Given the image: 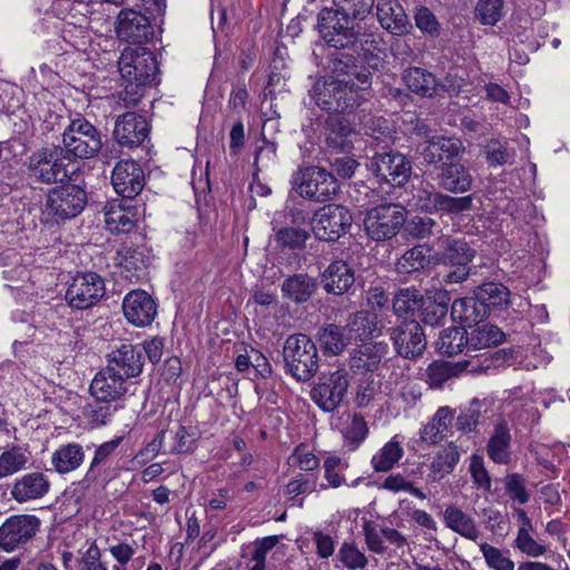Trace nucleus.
<instances>
[{"mask_svg": "<svg viewBox=\"0 0 570 570\" xmlns=\"http://www.w3.org/2000/svg\"><path fill=\"white\" fill-rule=\"evenodd\" d=\"M406 88L421 98L438 97L436 76L421 67H409L402 73Z\"/></svg>", "mask_w": 570, "mask_h": 570, "instance_id": "33", "label": "nucleus"}, {"mask_svg": "<svg viewBox=\"0 0 570 570\" xmlns=\"http://www.w3.org/2000/svg\"><path fill=\"white\" fill-rule=\"evenodd\" d=\"M438 187L450 194H464L471 190L473 176L460 159L439 166L435 177Z\"/></svg>", "mask_w": 570, "mask_h": 570, "instance_id": "27", "label": "nucleus"}, {"mask_svg": "<svg viewBox=\"0 0 570 570\" xmlns=\"http://www.w3.org/2000/svg\"><path fill=\"white\" fill-rule=\"evenodd\" d=\"M436 348L442 355L454 356L464 351H471L469 332L465 327L452 326L441 331Z\"/></svg>", "mask_w": 570, "mask_h": 570, "instance_id": "39", "label": "nucleus"}, {"mask_svg": "<svg viewBox=\"0 0 570 570\" xmlns=\"http://www.w3.org/2000/svg\"><path fill=\"white\" fill-rule=\"evenodd\" d=\"M403 449L396 441L387 442L373 458L372 465L377 472H387L402 458Z\"/></svg>", "mask_w": 570, "mask_h": 570, "instance_id": "52", "label": "nucleus"}, {"mask_svg": "<svg viewBox=\"0 0 570 570\" xmlns=\"http://www.w3.org/2000/svg\"><path fill=\"white\" fill-rule=\"evenodd\" d=\"M430 248L415 245L406 249L395 263V271L400 275L423 272L431 266Z\"/></svg>", "mask_w": 570, "mask_h": 570, "instance_id": "38", "label": "nucleus"}, {"mask_svg": "<svg viewBox=\"0 0 570 570\" xmlns=\"http://www.w3.org/2000/svg\"><path fill=\"white\" fill-rule=\"evenodd\" d=\"M309 94L322 110L332 115L351 112L363 101L361 95L345 88L328 75L316 80Z\"/></svg>", "mask_w": 570, "mask_h": 570, "instance_id": "10", "label": "nucleus"}, {"mask_svg": "<svg viewBox=\"0 0 570 570\" xmlns=\"http://www.w3.org/2000/svg\"><path fill=\"white\" fill-rule=\"evenodd\" d=\"M144 357L141 351L129 343H121L108 354V365L94 377L89 392L126 391L127 379L136 377L142 372Z\"/></svg>", "mask_w": 570, "mask_h": 570, "instance_id": "2", "label": "nucleus"}, {"mask_svg": "<svg viewBox=\"0 0 570 570\" xmlns=\"http://www.w3.org/2000/svg\"><path fill=\"white\" fill-rule=\"evenodd\" d=\"M78 570H108L101 560V551L96 541H92L87 549L79 550L77 560Z\"/></svg>", "mask_w": 570, "mask_h": 570, "instance_id": "56", "label": "nucleus"}, {"mask_svg": "<svg viewBox=\"0 0 570 570\" xmlns=\"http://www.w3.org/2000/svg\"><path fill=\"white\" fill-rule=\"evenodd\" d=\"M85 452L80 444L68 443L57 449L51 456L56 472L66 474L77 470L83 462Z\"/></svg>", "mask_w": 570, "mask_h": 570, "instance_id": "41", "label": "nucleus"}, {"mask_svg": "<svg viewBox=\"0 0 570 570\" xmlns=\"http://www.w3.org/2000/svg\"><path fill=\"white\" fill-rule=\"evenodd\" d=\"M121 79L156 83L159 67L153 51L146 47L126 48L118 60Z\"/></svg>", "mask_w": 570, "mask_h": 570, "instance_id": "15", "label": "nucleus"}, {"mask_svg": "<svg viewBox=\"0 0 570 570\" xmlns=\"http://www.w3.org/2000/svg\"><path fill=\"white\" fill-rule=\"evenodd\" d=\"M111 184L122 198L132 199L145 186V174L135 160H120L112 170Z\"/></svg>", "mask_w": 570, "mask_h": 570, "instance_id": "24", "label": "nucleus"}, {"mask_svg": "<svg viewBox=\"0 0 570 570\" xmlns=\"http://www.w3.org/2000/svg\"><path fill=\"white\" fill-rule=\"evenodd\" d=\"M390 338L396 354L403 358L415 360L426 348V337L421 324L415 320L404 321L390 328Z\"/></svg>", "mask_w": 570, "mask_h": 570, "instance_id": "20", "label": "nucleus"}, {"mask_svg": "<svg viewBox=\"0 0 570 570\" xmlns=\"http://www.w3.org/2000/svg\"><path fill=\"white\" fill-rule=\"evenodd\" d=\"M451 318L462 327H473L484 321L489 314L478 297L466 296L456 298L451 305Z\"/></svg>", "mask_w": 570, "mask_h": 570, "instance_id": "32", "label": "nucleus"}, {"mask_svg": "<svg viewBox=\"0 0 570 570\" xmlns=\"http://www.w3.org/2000/svg\"><path fill=\"white\" fill-rule=\"evenodd\" d=\"M451 297L446 289L426 292L419 308L420 321L425 326H440L449 313Z\"/></svg>", "mask_w": 570, "mask_h": 570, "instance_id": "28", "label": "nucleus"}, {"mask_svg": "<svg viewBox=\"0 0 570 570\" xmlns=\"http://www.w3.org/2000/svg\"><path fill=\"white\" fill-rule=\"evenodd\" d=\"M50 490V482L42 472H30L17 479L10 494L19 503L43 498Z\"/></svg>", "mask_w": 570, "mask_h": 570, "instance_id": "29", "label": "nucleus"}, {"mask_svg": "<svg viewBox=\"0 0 570 570\" xmlns=\"http://www.w3.org/2000/svg\"><path fill=\"white\" fill-rule=\"evenodd\" d=\"M148 134L149 127L146 118L131 111L125 112L117 118L112 132L116 141L120 146L128 148L141 145Z\"/></svg>", "mask_w": 570, "mask_h": 570, "instance_id": "26", "label": "nucleus"}, {"mask_svg": "<svg viewBox=\"0 0 570 570\" xmlns=\"http://www.w3.org/2000/svg\"><path fill=\"white\" fill-rule=\"evenodd\" d=\"M401 198L409 209L429 215H459L473 208L472 195L454 197L438 190L430 181L419 178L405 187Z\"/></svg>", "mask_w": 570, "mask_h": 570, "instance_id": "1", "label": "nucleus"}, {"mask_svg": "<svg viewBox=\"0 0 570 570\" xmlns=\"http://www.w3.org/2000/svg\"><path fill=\"white\" fill-rule=\"evenodd\" d=\"M438 259L448 271L442 276L444 285L461 284L472 274L470 263L476 249L463 237L444 236L440 239Z\"/></svg>", "mask_w": 570, "mask_h": 570, "instance_id": "4", "label": "nucleus"}, {"mask_svg": "<svg viewBox=\"0 0 570 570\" xmlns=\"http://www.w3.org/2000/svg\"><path fill=\"white\" fill-rule=\"evenodd\" d=\"M358 124L364 134L375 140L385 141L394 138L393 122L384 116L363 110L358 115Z\"/></svg>", "mask_w": 570, "mask_h": 570, "instance_id": "40", "label": "nucleus"}, {"mask_svg": "<svg viewBox=\"0 0 570 570\" xmlns=\"http://www.w3.org/2000/svg\"><path fill=\"white\" fill-rule=\"evenodd\" d=\"M102 148L100 130L83 117L72 119L62 134L60 149L67 156V161L90 159Z\"/></svg>", "mask_w": 570, "mask_h": 570, "instance_id": "5", "label": "nucleus"}, {"mask_svg": "<svg viewBox=\"0 0 570 570\" xmlns=\"http://www.w3.org/2000/svg\"><path fill=\"white\" fill-rule=\"evenodd\" d=\"M40 520L32 514L9 517L0 525V550L12 552L22 548L39 531Z\"/></svg>", "mask_w": 570, "mask_h": 570, "instance_id": "19", "label": "nucleus"}, {"mask_svg": "<svg viewBox=\"0 0 570 570\" xmlns=\"http://www.w3.org/2000/svg\"><path fill=\"white\" fill-rule=\"evenodd\" d=\"M473 294L484 305L490 315L491 308L503 309L511 304V292L502 283L487 282L475 287Z\"/></svg>", "mask_w": 570, "mask_h": 570, "instance_id": "36", "label": "nucleus"}, {"mask_svg": "<svg viewBox=\"0 0 570 570\" xmlns=\"http://www.w3.org/2000/svg\"><path fill=\"white\" fill-rule=\"evenodd\" d=\"M295 183L299 196L314 203L333 200L341 188L336 176L320 166H307L299 169Z\"/></svg>", "mask_w": 570, "mask_h": 570, "instance_id": "11", "label": "nucleus"}, {"mask_svg": "<svg viewBox=\"0 0 570 570\" xmlns=\"http://www.w3.org/2000/svg\"><path fill=\"white\" fill-rule=\"evenodd\" d=\"M414 22L416 28L425 36L434 39L441 35V24L436 16L425 6L415 8Z\"/></svg>", "mask_w": 570, "mask_h": 570, "instance_id": "55", "label": "nucleus"}, {"mask_svg": "<svg viewBox=\"0 0 570 570\" xmlns=\"http://www.w3.org/2000/svg\"><path fill=\"white\" fill-rule=\"evenodd\" d=\"M283 357L287 371L297 381H308L318 368L316 344L306 334L289 335L283 346Z\"/></svg>", "mask_w": 570, "mask_h": 570, "instance_id": "9", "label": "nucleus"}, {"mask_svg": "<svg viewBox=\"0 0 570 570\" xmlns=\"http://www.w3.org/2000/svg\"><path fill=\"white\" fill-rule=\"evenodd\" d=\"M424 295L415 286L400 288L395 292L392 308L397 317L413 316L419 312Z\"/></svg>", "mask_w": 570, "mask_h": 570, "instance_id": "46", "label": "nucleus"}, {"mask_svg": "<svg viewBox=\"0 0 570 570\" xmlns=\"http://www.w3.org/2000/svg\"><path fill=\"white\" fill-rule=\"evenodd\" d=\"M334 8L345 10L356 21H362L374 7V0H337Z\"/></svg>", "mask_w": 570, "mask_h": 570, "instance_id": "61", "label": "nucleus"}, {"mask_svg": "<svg viewBox=\"0 0 570 570\" xmlns=\"http://www.w3.org/2000/svg\"><path fill=\"white\" fill-rule=\"evenodd\" d=\"M343 327L351 342L364 343L377 332L376 316L368 311H357L348 316Z\"/></svg>", "mask_w": 570, "mask_h": 570, "instance_id": "37", "label": "nucleus"}, {"mask_svg": "<svg viewBox=\"0 0 570 570\" xmlns=\"http://www.w3.org/2000/svg\"><path fill=\"white\" fill-rule=\"evenodd\" d=\"M368 170L380 184L404 187L412 175V163L397 150L375 151L367 164Z\"/></svg>", "mask_w": 570, "mask_h": 570, "instance_id": "12", "label": "nucleus"}, {"mask_svg": "<svg viewBox=\"0 0 570 570\" xmlns=\"http://www.w3.org/2000/svg\"><path fill=\"white\" fill-rule=\"evenodd\" d=\"M126 320L137 326L145 327L153 323L157 315V305L154 298L142 289L129 292L122 302Z\"/></svg>", "mask_w": 570, "mask_h": 570, "instance_id": "25", "label": "nucleus"}, {"mask_svg": "<svg viewBox=\"0 0 570 570\" xmlns=\"http://www.w3.org/2000/svg\"><path fill=\"white\" fill-rule=\"evenodd\" d=\"M416 151L425 166H443L454 161L464 151L462 141L456 137L432 136L419 144Z\"/></svg>", "mask_w": 570, "mask_h": 570, "instance_id": "21", "label": "nucleus"}, {"mask_svg": "<svg viewBox=\"0 0 570 570\" xmlns=\"http://www.w3.org/2000/svg\"><path fill=\"white\" fill-rule=\"evenodd\" d=\"M471 351L490 348L505 341V334L497 326L490 323L474 325L469 332Z\"/></svg>", "mask_w": 570, "mask_h": 570, "instance_id": "45", "label": "nucleus"}, {"mask_svg": "<svg viewBox=\"0 0 570 570\" xmlns=\"http://www.w3.org/2000/svg\"><path fill=\"white\" fill-rule=\"evenodd\" d=\"M314 235L323 242H336L347 234L353 216L350 209L343 205L330 204L314 213Z\"/></svg>", "mask_w": 570, "mask_h": 570, "instance_id": "16", "label": "nucleus"}, {"mask_svg": "<svg viewBox=\"0 0 570 570\" xmlns=\"http://www.w3.org/2000/svg\"><path fill=\"white\" fill-rule=\"evenodd\" d=\"M404 224V209L391 203L367 209L363 220L366 235L374 242L393 238Z\"/></svg>", "mask_w": 570, "mask_h": 570, "instance_id": "14", "label": "nucleus"}, {"mask_svg": "<svg viewBox=\"0 0 570 570\" xmlns=\"http://www.w3.org/2000/svg\"><path fill=\"white\" fill-rule=\"evenodd\" d=\"M151 85L134 79H121L122 90L119 92V99L122 100L125 107L136 106L144 97L146 88Z\"/></svg>", "mask_w": 570, "mask_h": 570, "instance_id": "58", "label": "nucleus"}, {"mask_svg": "<svg viewBox=\"0 0 570 570\" xmlns=\"http://www.w3.org/2000/svg\"><path fill=\"white\" fill-rule=\"evenodd\" d=\"M317 278L307 273L289 275L281 284L283 297L296 305L307 303L317 292Z\"/></svg>", "mask_w": 570, "mask_h": 570, "instance_id": "31", "label": "nucleus"}, {"mask_svg": "<svg viewBox=\"0 0 570 570\" xmlns=\"http://www.w3.org/2000/svg\"><path fill=\"white\" fill-rule=\"evenodd\" d=\"M105 222L114 234L129 233L136 225L132 212L121 205H111L105 214Z\"/></svg>", "mask_w": 570, "mask_h": 570, "instance_id": "50", "label": "nucleus"}, {"mask_svg": "<svg viewBox=\"0 0 570 570\" xmlns=\"http://www.w3.org/2000/svg\"><path fill=\"white\" fill-rule=\"evenodd\" d=\"M438 223L429 216H415L405 224V232L414 239H423L430 237Z\"/></svg>", "mask_w": 570, "mask_h": 570, "instance_id": "59", "label": "nucleus"}, {"mask_svg": "<svg viewBox=\"0 0 570 570\" xmlns=\"http://www.w3.org/2000/svg\"><path fill=\"white\" fill-rule=\"evenodd\" d=\"M115 31L119 40L132 45H142L154 36L149 18L132 8H124L119 11Z\"/></svg>", "mask_w": 570, "mask_h": 570, "instance_id": "22", "label": "nucleus"}, {"mask_svg": "<svg viewBox=\"0 0 570 570\" xmlns=\"http://www.w3.org/2000/svg\"><path fill=\"white\" fill-rule=\"evenodd\" d=\"M29 461L27 451L20 446H12L0 455V479L13 475L22 470Z\"/></svg>", "mask_w": 570, "mask_h": 570, "instance_id": "51", "label": "nucleus"}, {"mask_svg": "<svg viewBox=\"0 0 570 570\" xmlns=\"http://www.w3.org/2000/svg\"><path fill=\"white\" fill-rule=\"evenodd\" d=\"M316 341L325 356L342 354L351 343L345 328L337 324H327L318 328Z\"/></svg>", "mask_w": 570, "mask_h": 570, "instance_id": "34", "label": "nucleus"}, {"mask_svg": "<svg viewBox=\"0 0 570 570\" xmlns=\"http://www.w3.org/2000/svg\"><path fill=\"white\" fill-rule=\"evenodd\" d=\"M279 542L278 535H269L257 539L254 542L255 549L252 554V560L255 564L250 570H266V554Z\"/></svg>", "mask_w": 570, "mask_h": 570, "instance_id": "60", "label": "nucleus"}, {"mask_svg": "<svg viewBox=\"0 0 570 570\" xmlns=\"http://www.w3.org/2000/svg\"><path fill=\"white\" fill-rule=\"evenodd\" d=\"M273 230L276 245L281 249L301 250L311 237L307 229L297 226H273Z\"/></svg>", "mask_w": 570, "mask_h": 570, "instance_id": "47", "label": "nucleus"}, {"mask_svg": "<svg viewBox=\"0 0 570 570\" xmlns=\"http://www.w3.org/2000/svg\"><path fill=\"white\" fill-rule=\"evenodd\" d=\"M462 373L460 362L434 361L426 371V383L431 389H441L449 380L459 376Z\"/></svg>", "mask_w": 570, "mask_h": 570, "instance_id": "48", "label": "nucleus"}, {"mask_svg": "<svg viewBox=\"0 0 570 570\" xmlns=\"http://www.w3.org/2000/svg\"><path fill=\"white\" fill-rule=\"evenodd\" d=\"M351 50L357 52V57H360L366 66H370V68H377V62L383 59V56H385V42L377 35L364 32L363 27L361 26L355 48Z\"/></svg>", "mask_w": 570, "mask_h": 570, "instance_id": "35", "label": "nucleus"}, {"mask_svg": "<svg viewBox=\"0 0 570 570\" xmlns=\"http://www.w3.org/2000/svg\"><path fill=\"white\" fill-rule=\"evenodd\" d=\"M348 384V373L345 368L323 373L320 376V385L328 392H346Z\"/></svg>", "mask_w": 570, "mask_h": 570, "instance_id": "63", "label": "nucleus"}, {"mask_svg": "<svg viewBox=\"0 0 570 570\" xmlns=\"http://www.w3.org/2000/svg\"><path fill=\"white\" fill-rule=\"evenodd\" d=\"M355 271L344 259H335L320 275V283L328 295L343 296L353 294L355 287Z\"/></svg>", "mask_w": 570, "mask_h": 570, "instance_id": "23", "label": "nucleus"}, {"mask_svg": "<svg viewBox=\"0 0 570 570\" xmlns=\"http://www.w3.org/2000/svg\"><path fill=\"white\" fill-rule=\"evenodd\" d=\"M512 358L513 351L503 348L491 354H484L481 357L460 361V364L462 365V373L482 374L491 368L503 366Z\"/></svg>", "mask_w": 570, "mask_h": 570, "instance_id": "42", "label": "nucleus"}, {"mask_svg": "<svg viewBox=\"0 0 570 570\" xmlns=\"http://www.w3.org/2000/svg\"><path fill=\"white\" fill-rule=\"evenodd\" d=\"M376 17L381 27L394 36L405 35L411 28L407 14L397 0H379Z\"/></svg>", "mask_w": 570, "mask_h": 570, "instance_id": "30", "label": "nucleus"}, {"mask_svg": "<svg viewBox=\"0 0 570 570\" xmlns=\"http://www.w3.org/2000/svg\"><path fill=\"white\" fill-rule=\"evenodd\" d=\"M367 433L368 429L364 417L355 414L348 426L343 432V435L346 444L350 446V450H355L358 448L361 442L365 440Z\"/></svg>", "mask_w": 570, "mask_h": 570, "instance_id": "57", "label": "nucleus"}, {"mask_svg": "<svg viewBox=\"0 0 570 570\" xmlns=\"http://www.w3.org/2000/svg\"><path fill=\"white\" fill-rule=\"evenodd\" d=\"M328 76L357 95L372 88L373 73L360 57L348 52H333L327 57Z\"/></svg>", "mask_w": 570, "mask_h": 570, "instance_id": "7", "label": "nucleus"}, {"mask_svg": "<svg viewBox=\"0 0 570 570\" xmlns=\"http://www.w3.org/2000/svg\"><path fill=\"white\" fill-rule=\"evenodd\" d=\"M106 294L105 279L95 272L78 273L69 284L66 301L76 309L95 306Z\"/></svg>", "mask_w": 570, "mask_h": 570, "instance_id": "17", "label": "nucleus"}, {"mask_svg": "<svg viewBox=\"0 0 570 570\" xmlns=\"http://www.w3.org/2000/svg\"><path fill=\"white\" fill-rule=\"evenodd\" d=\"M340 560L343 564L351 569H363L367 564V559L354 543H343L338 551Z\"/></svg>", "mask_w": 570, "mask_h": 570, "instance_id": "64", "label": "nucleus"}, {"mask_svg": "<svg viewBox=\"0 0 570 570\" xmlns=\"http://www.w3.org/2000/svg\"><path fill=\"white\" fill-rule=\"evenodd\" d=\"M482 154L489 166H504L512 164L514 150L509 147L505 139L491 138L482 147Z\"/></svg>", "mask_w": 570, "mask_h": 570, "instance_id": "49", "label": "nucleus"}, {"mask_svg": "<svg viewBox=\"0 0 570 570\" xmlns=\"http://www.w3.org/2000/svg\"><path fill=\"white\" fill-rule=\"evenodd\" d=\"M87 202L83 187L72 183L62 184L48 191L42 215L47 223L60 225L80 215Z\"/></svg>", "mask_w": 570, "mask_h": 570, "instance_id": "6", "label": "nucleus"}, {"mask_svg": "<svg viewBox=\"0 0 570 570\" xmlns=\"http://www.w3.org/2000/svg\"><path fill=\"white\" fill-rule=\"evenodd\" d=\"M503 0H478L474 17L484 26H495L503 17Z\"/></svg>", "mask_w": 570, "mask_h": 570, "instance_id": "53", "label": "nucleus"}, {"mask_svg": "<svg viewBox=\"0 0 570 570\" xmlns=\"http://www.w3.org/2000/svg\"><path fill=\"white\" fill-rule=\"evenodd\" d=\"M387 352L385 342H364L350 352V368L355 375H361L356 392H375L380 387L375 371Z\"/></svg>", "mask_w": 570, "mask_h": 570, "instance_id": "8", "label": "nucleus"}, {"mask_svg": "<svg viewBox=\"0 0 570 570\" xmlns=\"http://www.w3.org/2000/svg\"><path fill=\"white\" fill-rule=\"evenodd\" d=\"M67 156L60 145L46 147L32 153L26 163L28 177L35 181L51 185L67 177Z\"/></svg>", "mask_w": 570, "mask_h": 570, "instance_id": "13", "label": "nucleus"}, {"mask_svg": "<svg viewBox=\"0 0 570 570\" xmlns=\"http://www.w3.org/2000/svg\"><path fill=\"white\" fill-rule=\"evenodd\" d=\"M444 522L449 529L460 535L476 541L480 531L473 518L456 507H448L444 511Z\"/></svg>", "mask_w": 570, "mask_h": 570, "instance_id": "44", "label": "nucleus"}, {"mask_svg": "<svg viewBox=\"0 0 570 570\" xmlns=\"http://www.w3.org/2000/svg\"><path fill=\"white\" fill-rule=\"evenodd\" d=\"M361 23L334 7H325L320 10L316 19V29L327 47L343 52L354 49Z\"/></svg>", "mask_w": 570, "mask_h": 570, "instance_id": "3", "label": "nucleus"}, {"mask_svg": "<svg viewBox=\"0 0 570 570\" xmlns=\"http://www.w3.org/2000/svg\"><path fill=\"white\" fill-rule=\"evenodd\" d=\"M480 550L487 564L494 570H514V562L502 554V552L488 543H482Z\"/></svg>", "mask_w": 570, "mask_h": 570, "instance_id": "62", "label": "nucleus"}, {"mask_svg": "<svg viewBox=\"0 0 570 570\" xmlns=\"http://www.w3.org/2000/svg\"><path fill=\"white\" fill-rule=\"evenodd\" d=\"M511 434L505 422L495 425L491 435L487 452L491 460L498 464H505L511 459L510 452Z\"/></svg>", "mask_w": 570, "mask_h": 570, "instance_id": "43", "label": "nucleus"}, {"mask_svg": "<svg viewBox=\"0 0 570 570\" xmlns=\"http://www.w3.org/2000/svg\"><path fill=\"white\" fill-rule=\"evenodd\" d=\"M460 459V452L458 446L450 442L446 446L439 451L431 463L432 471L434 473L450 474Z\"/></svg>", "mask_w": 570, "mask_h": 570, "instance_id": "54", "label": "nucleus"}, {"mask_svg": "<svg viewBox=\"0 0 570 570\" xmlns=\"http://www.w3.org/2000/svg\"><path fill=\"white\" fill-rule=\"evenodd\" d=\"M357 132L352 121L341 115H330L322 125V148L326 154H350Z\"/></svg>", "mask_w": 570, "mask_h": 570, "instance_id": "18", "label": "nucleus"}]
</instances>
